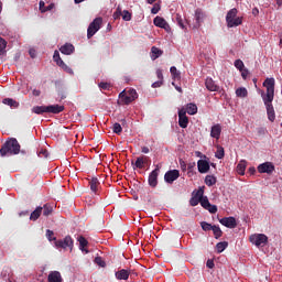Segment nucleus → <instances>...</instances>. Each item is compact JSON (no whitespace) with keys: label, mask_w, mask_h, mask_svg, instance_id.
Wrapping results in <instances>:
<instances>
[{"label":"nucleus","mask_w":282,"mask_h":282,"mask_svg":"<svg viewBox=\"0 0 282 282\" xmlns=\"http://www.w3.org/2000/svg\"><path fill=\"white\" fill-rule=\"evenodd\" d=\"M262 85L267 89V93H262L261 98L267 107L268 120L274 122V120H276V113L274 112L272 101L274 100V87L276 82L274 80V77H268Z\"/></svg>","instance_id":"obj_1"},{"label":"nucleus","mask_w":282,"mask_h":282,"mask_svg":"<svg viewBox=\"0 0 282 282\" xmlns=\"http://www.w3.org/2000/svg\"><path fill=\"white\" fill-rule=\"evenodd\" d=\"M21 153V144L15 138H9L0 149L1 158L8 155H19Z\"/></svg>","instance_id":"obj_2"},{"label":"nucleus","mask_w":282,"mask_h":282,"mask_svg":"<svg viewBox=\"0 0 282 282\" xmlns=\"http://www.w3.org/2000/svg\"><path fill=\"white\" fill-rule=\"evenodd\" d=\"M237 8L230 9L226 15L227 25L229 28H237L243 23L242 18H237Z\"/></svg>","instance_id":"obj_3"},{"label":"nucleus","mask_w":282,"mask_h":282,"mask_svg":"<svg viewBox=\"0 0 282 282\" xmlns=\"http://www.w3.org/2000/svg\"><path fill=\"white\" fill-rule=\"evenodd\" d=\"M249 241L253 243V246H257V248H263V246L268 243V236H265V234L251 235Z\"/></svg>","instance_id":"obj_4"},{"label":"nucleus","mask_w":282,"mask_h":282,"mask_svg":"<svg viewBox=\"0 0 282 282\" xmlns=\"http://www.w3.org/2000/svg\"><path fill=\"white\" fill-rule=\"evenodd\" d=\"M102 25V18H96L88 26L87 29V39H91L98 30H100V26Z\"/></svg>","instance_id":"obj_5"},{"label":"nucleus","mask_w":282,"mask_h":282,"mask_svg":"<svg viewBox=\"0 0 282 282\" xmlns=\"http://www.w3.org/2000/svg\"><path fill=\"white\" fill-rule=\"evenodd\" d=\"M56 248H63L64 250L69 248V250L74 249V239L70 236H66L62 240H55Z\"/></svg>","instance_id":"obj_6"},{"label":"nucleus","mask_w":282,"mask_h":282,"mask_svg":"<svg viewBox=\"0 0 282 282\" xmlns=\"http://www.w3.org/2000/svg\"><path fill=\"white\" fill-rule=\"evenodd\" d=\"M160 175V166L156 167L149 174L148 184L151 188H155L158 186V177Z\"/></svg>","instance_id":"obj_7"},{"label":"nucleus","mask_w":282,"mask_h":282,"mask_svg":"<svg viewBox=\"0 0 282 282\" xmlns=\"http://www.w3.org/2000/svg\"><path fill=\"white\" fill-rule=\"evenodd\" d=\"M199 204L203 208H205V210H208V213H210L212 215H215V213H217V206L210 204V200H208V196L203 197Z\"/></svg>","instance_id":"obj_8"},{"label":"nucleus","mask_w":282,"mask_h":282,"mask_svg":"<svg viewBox=\"0 0 282 282\" xmlns=\"http://www.w3.org/2000/svg\"><path fill=\"white\" fill-rule=\"evenodd\" d=\"M258 172L272 175L274 173V164L272 162H264L258 166Z\"/></svg>","instance_id":"obj_9"},{"label":"nucleus","mask_w":282,"mask_h":282,"mask_svg":"<svg viewBox=\"0 0 282 282\" xmlns=\"http://www.w3.org/2000/svg\"><path fill=\"white\" fill-rule=\"evenodd\" d=\"M178 177H180L178 170H170L164 175V180L167 184H173L175 180H177Z\"/></svg>","instance_id":"obj_10"},{"label":"nucleus","mask_w":282,"mask_h":282,"mask_svg":"<svg viewBox=\"0 0 282 282\" xmlns=\"http://www.w3.org/2000/svg\"><path fill=\"white\" fill-rule=\"evenodd\" d=\"M178 126L181 129H186V127H188V117L186 116V110L184 108L178 110Z\"/></svg>","instance_id":"obj_11"},{"label":"nucleus","mask_w":282,"mask_h":282,"mask_svg":"<svg viewBox=\"0 0 282 282\" xmlns=\"http://www.w3.org/2000/svg\"><path fill=\"white\" fill-rule=\"evenodd\" d=\"M219 224L226 228H237V219L235 217H224L219 219Z\"/></svg>","instance_id":"obj_12"},{"label":"nucleus","mask_w":282,"mask_h":282,"mask_svg":"<svg viewBox=\"0 0 282 282\" xmlns=\"http://www.w3.org/2000/svg\"><path fill=\"white\" fill-rule=\"evenodd\" d=\"M153 23L156 28H162L163 30H166V32L171 30V25H169V22H166V20L162 17L154 18Z\"/></svg>","instance_id":"obj_13"},{"label":"nucleus","mask_w":282,"mask_h":282,"mask_svg":"<svg viewBox=\"0 0 282 282\" xmlns=\"http://www.w3.org/2000/svg\"><path fill=\"white\" fill-rule=\"evenodd\" d=\"M195 19H196V28H199L202 23H204V20L206 19V13L202 9L195 10Z\"/></svg>","instance_id":"obj_14"},{"label":"nucleus","mask_w":282,"mask_h":282,"mask_svg":"<svg viewBox=\"0 0 282 282\" xmlns=\"http://www.w3.org/2000/svg\"><path fill=\"white\" fill-rule=\"evenodd\" d=\"M131 272L127 269H121L115 273V276L118 281H129V275Z\"/></svg>","instance_id":"obj_15"},{"label":"nucleus","mask_w":282,"mask_h":282,"mask_svg":"<svg viewBox=\"0 0 282 282\" xmlns=\"http://www.w3.org/2000/svg\"><path fill=\"white\" fill-rule=\"evenodd\" d=\"M65 111V106L51 105L46 106V113H63Z\"/></svg>","instance_id":"obj_16"},{"label":"nucleus","mask_w":282,"mask_h":282,"mask_svg":"<svg viewBox=\"0 0 282 282\" xmlns=\"http://www.w3.org/2000/svg\"><path fill=\"white\" fill-rule=\"evenodd\" d=\"M205 87L208 89V91H219V86L215 84V80L213 78L207 77L205 79Z\"/></svg>","instance_id":"obj_17"},{"label":"nucleus","mask_w":282,"mask_h":282,"mask_svg":"<svg viewBox=\"0 0 282 282\" xmlns=\"http://www.w3.org/2000/svg\"><path fill=\"white\" fill-rule=\"evenodd\" d=\"M197 166L200 173H208L210 171V163L206 160H198Z\"/></svg>","instance_id":"obj_18"},{"label":"nucleus","mask_w":282,"mask_h":282,"mask_svg":"<svg viewBox=\"0 0 282 282\" xmlns=\"http://www.w3.org/2000/svg\"><path fill=\"white\" fill-rule=\"evenodd\" d=\"M210 137L219 140V138L221 137V124L216 123L212 127Z\"/></svg>","instance_id":"obj_19"},{"label":"nucleus","mask_w":282,"mask_h":282,"mask_svg":"<svg viewBox=\"0 0 282 282\" xmlns=\"http://www.w3.org/2000/svg\"><path fill=\"white\" fill-rule=\"evenodd\" d=\"M48 282H63V278L61 276V272L52 271L47 276Z\"/></svg>","instance_id":"obj_20"},{"label":"nucleus","mask_w":282,"mask_h":282,"mask_svg":"<svg viewBox=\"0 0 282 282\" xmlns=\"http://www.w3.org/2000/svg\"><path fill=\"white\" fill-rule=\"evenodd\" d=\"M74 46L69 43L64 44L61 48L59 52L65 54L66 56H69V54H74Z\"/></svg>","instance_id":"obj_21"},{"label":"nucleus","mask_w":282,"mask_h":282,"mask_svg":"<svg viewBox=\"0 0 282 282\" xmlns=\"http://www.w3.org/2000/svg\"><path fill=\"white\" fill-rule=\"evenodd\" d=\"M144 164H147V156H139L135 161V163H133L132 161V165L133 169H144Z\"/></svg>","instance_id":"obj_22"},{"label":"nucleus","mask_w":282,"mask_h":282,"mask_svg":"<svg viewBox=\"0 0 282 282\" xmlns=\"http://www.w3.org/2000/svg\"><path fill=\"white\" fill-rule=\"evenodd\" d=\"M41 215H43V207L39 206L35 208V210H33L30 215V220L31 221H36V219H39V217H41Z\"/></svg>","instance_id":"obj_23"},{"label":"nucleus","mask_w":282,"mask_h":282,"mask_svg":"<svg viewBox=\"0 0 282 282\" xmlns=\"http://www.w3.org/2000/svg\"><path fill=\"white\" fill-rule=\"evenodd\" d=\"M78 242H79V250H82V252H89V250H87V246H89V241L86 240L85 237L80 236L78 238Z\"/></svg>","instance_id":"obj_24"},{"label":"nucleus","mask_w":282,"mask_h":282,"mask_svg":"<svg viewBox=\"0 0 282 282\" xmlns=\"http://www.w3.org/2000/svg\"><path fill=\"white\" fill-rule=\"evenodd\" d=\"M2 102L3 105H8V107H11V109H19V101L12 98H4Z\"/></svg>","instance_id":"obj_25"},{"label":"nucleus","mask_w":282,"mask_h":282,"mask_svg":"<svg viewBox=\"0 0 282 282\" xmlns=\"http://www.w3.org/2000/svg\"><path fill=\"white\" fill-rule=\"evenodd\" d=\"M247 162L245 160L240 161L237 165V174L238 175H246V166Z\"/></svg>","instance_id":"obj_26"},{"label":"nucleus","mask_w":282,"mask_h":282,"mask_svg":"<svg viewBox=\"0 0 282 282\" xmlns=\"http://www.w3.org/2000/svg\"><path fill=\"white\" fill-rule=\"evenodd\" d=\"M120 98L123 105H131L133 102V97L129 96L127 93L122 91L120 93Z\"/></svg>","instance_id":"obj_27"},{"label":"nucleus","mask_w":282,"mask_h":282,"mask_svg":"<svg viewBox=\"0 0 282 282\" xmlns=\"http://www.w3.org/2000/svg\"><path fill=\"white\" fill-rule=\"evenodd\" d=\"M170 73H171V75H172L173 80H181V78H182V73H181L180 70H177V67L172 66V67L170 68Z\"/></svg>","instance_id":"obj_28"},{"label":"nucleus","mask_w":282,"mask_h":282,"mask_svg":"<svg viewBox=\"0 0 282 282\" xmlns=\"http://www.w3.org/2000/svg\"><path fill=\"white\" fill-rule=\"evenodd\" d=\"M32 111L37 116H43V113H47V106H35L32 108Z\"/></svg>","instance_id":"obj_29"},{"label":"nucleus","mask_w":282,"mask_h":282,"mask_svg":"<svg viewBox=\"0 0 282 282\" xmlns=\"http://www.w3.org/2000/svg\"><path fill=\"white\" fill-rule=\"evenodd\" d=\"M52 213H54V207H52V205L45 204L42 207V214L44 217H50V215H52Z\"/></svg>","instance_id":"obj_30"},{"label":"nucleus","mask_w":282,"mask_h":282,"mask_svg":"<svg viewBox=\"0 0 282 282\" xmlns=\"http://www.w3.org/2000/svg\"><path fill=\"white\" fill-rule=\"evenodd\" d=\"M89 186H90V191H93V193H97L98 186H100V182L98 181V178L93 177L89 181Z\"/></svg>","instance_id":"obj_31"},{"label":"nucleus","mask_w":282,"mask_h":282,"mask_svg":"<svg viewBox=\"0 0 282 282\" xmlns=\"http://www.w3.org/2000/svg\"><path fill=\"white\" fill-rule=\"evenodd\" d=\"M151 53H152L153 61H155L156 58H160V56H162V54H164V52L162 50L158 48V46H152Z\"/></svg>","instance_id":"obj_32"},{"label":"nucleus","mask_w":282,"mask_h":282,"mask_svg":"<svg viewBox=\"0 0 282 282\" xmlns=\"http://www.w3.org/2000/svg\"><path fill=\"white\" fill-rule=\"evenodd\" d=\"M57 96H58L57 102H62V100H65V98H67V91L65 90V88L58 87Z\"/></svg>","instance_id":"obj_33"},{"label":"nucleus","mask_w":282,"mask_h":282,"mask_svg":"<svg viewBox=\"0 0 282 282\" xmlns=\"http://www.w3.org/2000/svg\"><path fill=\"white\" fill-rule=\"evenodd\" d=\"M206 186H215L217 184V177L215 175H207L205 177Z\"/></svg>","instance_id":"obj_34"},{"label":"nucleus","mask_w":282,"mask_h":282,"mask_svg":"<svg viewBox=\"0 0 282 282\" xmlns=\"http://www.w3.org/2000/svg\"><path fill=\"white\" fill-rule=\"evenodd\" d=\"M236 96L238 98H248V89H246V87L237 88Z\"/></svg>","instance_id":"obj_35"},{"label":"nucleus","mask_w":282,"mask_h":282,"mask_svg":"<svg viewBox=\"0 0 282 282\" xmlns=\"http://www.w3.org/2000/svg\"><path fill=\"white\" fill-rule=\"evenodd\" d=\"M185 111L188 116H195L197 113V105L188 104Z\"/></svg>","instance_id":"obj_36"},{"label":"nucleus","mask_w":282,"mask_h":282,"mask_svg":"<svg viewBox=\"0 0 282 282\" xmlns=\"http://www.w3.org/2000/svg\"><path fill=\"white\" fill-rule=\"evenodd\" d=\"M226 248H228V242L227 241L218 242L216 245V249H217L218 253L224 252V250H226Z\"/></svg>","instance_id":"obj_37"},{"label":"nucleus","mask_w":282,"mask_h":282,"mask_svg":"<svg viewBox=\"0 0 282 282\" xmlns=\"http://www.w3.org/2000/svg\"><path fill=\"white\" fill-rule=\"evenodd\" d=\"M212 230L215 236V239H219L221 237V235H224V231H221V228H219V226L214 225Z\"/></svg>","instance_id":"obj_38"},{"label":"nucleus","mask_w":282,"mask_h":282,"mask_svg":"<svg viewBox=\"0 0 282 282\" xmlns=\"http://www.w3.org/2000/svg\"><path fill=\"white\" fill-rule=\"evenodd\" d=\"M225 155H226V152L224 151V148L218 147L215 158H217V160H224Z\"/></svg>","instance_id":"obj_39"},{"label":"nucleus","mask_w":282,"mask_h":282,"mask_svg":"<svg viewBox=\"0 0 282 282\" xmlns=\"http://www.w3.org/2000/svg\"><path fill=\"white\" fill-rule=\"evenodd\" d=\"M37 156L42 159H47L50 158V152L47 151V149L42 148L37 151Z\"/></svg>","instance_id":"obj_40"},{"label":"nucleus","mask_w":282,"mask_h":282,"mask_svg":"<svg viewBox=\"0 0 282 282\" xmlns=\"http://www.w3.org/2000/svg\"><path fill=\"white\" fill-rule=\"evenodd\" d=\"M53 61L56 63V65H63V59L61 58V53H58V51L54 52Z\"/></svg>","instance_id":"obj_41"},{"label":"nucleus","mask_w":282,"mask_h":282,"mask_svg":"<svg viewBox=\"0 0 282 282\" xmlns=\"http://www.w3.org/2000/svg\"><path fill=\"white\" fill-rule=\"evenodd\" d=\"M234 65L236 69H238L239 72H243V67H246V65L243 64V61L241 59H236Z\"/></svg>","instance_id":"obj_42"},{"label":"nucleus","mask_w":282,"mask_h":282,"mask_svg":"<svg viewBox=\"0 0 282 282\" xmlns=\"http://www.w3.org/2000/svg\"><path fill=\"white\" fill-rule=\"evenodd\" d=\"M214 227H215V226H213V225H210V224H208V223H206V221H202V223H200V228H202L203 230H205V232H208V230H213Z\"/></svg>","instance_id":"obj_43"},{"label":"nucleus","mask_w":282,"mask_h":282,"mask_svg":"<svg viewBox=\"0 0 282 282\" xmlns=\"http://www.w3.org/2000/svg\"><path fill=\"white\" fill-rule=\"evenodd\" d=\"M112 131L117 133V135H120V133H122V126L120 123H113Z\"/></svg>","instance_id":"obj_44"},{"label":"nucleus","mask_w":282,"mask_h":282,"mask_svg":"<svg viewBox=\"0 0 282 282\" xmlns=\"http://www.w3.org/2000/svg\"><path fill=\"white\" fill-rule=\"evenodd\" d=\"M112 17L115 21H117V19H120V17H122V7L118 6Z\"/></svg>","instance_id":"obj_45"},{"label":"nucleus","mask_w":282,"mask_h":282,"mask_svg":"<svg viewBox=\"0 0 282 282\" xmlns=\"http://www.w3.org/2000/svg\"><path fill=\"white\" fill-rule=\"evenodd\" d=\"M6 47H8V42H6L3 37H0V56L6 52Z\"/></svg>","instance_id":"obj_46"},{"label":"nucleus","mask_w":282,"mask_h":282,"mask_svg":"<svg viewBox=\"0 0 282 282\" xmlns=\"http://www.w3.org/2000/svg\"><path fill=\"white\" fill-rule=\"evenodd\" d=\"M121 17L123 21H131V12L127 10L121 11Z\"/></svg>","instance_id":"obj_47"},{"label":"nucleus","mask_w":282,"mask_h":282,"mask_svg":"<svg viewBox=\"0 0 282 282\" xmlns=\"http://www.w3.org/2000/svg\"><path fill=\"white\" fill-rule=\"evenodd\" d=\"M194 197H196V199H199V200L204 199V197H206L204 196V187H199V189L196 192Z\"/></svg>","instance_id":"obj_48"},{"label":"nucleus","mask_w":282,"mask_h":282,"mask_svg":"<svg viewBox=\"0 0 282 282\" xmlns=\"http://www.w3.org/2000/svg\"><path fill=\"white\" fill-rule=\"evenodd\" d=\"M46 237L48 239V241H54V243H56V238L54 237V231L52 230H46Z\"/></svg>","instance_id":"obj_49"},{"label":"nucleus","mask_w":282,"mask_h":282,"mask_svg":"<svg viewBox=\"0 0 282 282\" xmlns=\"http://www.w3.org/2000/svg\"><path fill=\"white\" fill-rule=\"evenodd\" d=\"M176 22H177V25L182 28V30H186V26L184 25V20H182V15L180 14L176 15Z\"/></svg>","instance_id":"obj_50"},{"label":"nucleus","mask_w":282,"mask_h":282,"mask_svg":"<svg viewBox=\"0 0 282 282\" xmlns=\"http://www.w3.org/2000/svg\"><path fill=\"white\" fill-rule=\"evenodd\" d=\"M58 67H62V69H64V72H67V74H73L72 68H69V66H67L65 62H62V64H59Z\"/></svg>","instance_id":"obj_51"},{"label":"nucleus","mask_w":282,"mask_h":282,"mask_svg":"<svg viewBox=\"0 0 282 282\" xmlns=\"http://www.w3.org/2000/svg\"><path fill=\"white\" fill-rule=\"evenodd\" d=\"M265 133H268V130L265 128H257V135H265Z\"/></svg>","instance_id":"obj_52"},{"label":"nucleus","mask_w":282,"mask_h":282,"mask_svg":"<svg viewBox=\"0 0 282 282\" xmlns=\"http://www.w3.org/2000/svg\"><path fill=\"white\" fill-rule=\"evenodd\" d=\"M200 203L199 198L197 197H192L189 200L191 206H197Z\"/></svg>","instance_id":"obj_53"},{"label":"nucleus","mask_w":282,"mask_h":282,"mask_svg":"<svg viewBox=\"0 0 282 282\" xmlns=\"http://www.w3.org/2000/svg\"><path fill=\"white\" fill-rule=\"evenodd\" d=\"M128 96H130V98H133V100H135V98H138V93L135 91V89H131L128 91Z\"/></svg>","instance_id":"obj_54"},{"label":"nucleus","mask_w":282,"mask_h":282,"mask_svg":"<svg viewBox=\"0 0 282 282\" xmlns=\"http://www.w3.org/2000/svg\"><path fill=\"white\" fill-rule=\"evenodd\" d=\"M156 78L164 83V75L162 74V69H156Z\"/></svg>","instance_id":"obj_55"},{"label":"nucleus","mask_w":282,"mask_h":282,"mask_svg":"<svg viewBox=\"0 0 282 282\" xmlns=\"http://www.w3.org/2000/svg\"><path fill=\"white\" fill-rule=\"evenodd\" d=\"M95 262L97 263V265H100L101 268H105V261H102V258L97 257L95 259Z\"/></svg>","instance_id":"obj_56"},{"label":"nucleus","mask_w":282,"mask_h":282,"mask_svg":"<svg viewBox=\"0 0 282 282\" xmlns=\"http://www.w3.org/2000/svg\"><path fill=\"white\" fill-rule=\"evenodd\" d=\"M180 166L182 171H186V169H188V165L184 160H180Z\"/></svg>","instance_id":"obj_57"},{"label":"nucleus","mask_w":282,"mask_h":282,"mask_svg":"<svg viewBox=\"0 0 282 282\" xmlns=\"http://www.w3.org/2000/svg\"><path fill=\"white\" fill-rule=\"evenodd\" d=\"M161 85H164V82L159 79L158 82H154L152 84V87L153 89H158V87H160Z\"/></svg>","instance_id":"obj_58"},{"label":"nucleus","mask_w":282,"mask_h":282,"mask_svg":"<svg viewBox=\"0 0 282 282\" xmlns=\"http://www.w3.org/2000/svg\"><path fill=\"white\" fill-rule=\"evenodd\" d=\"M206 265H207V268L213 270V268H215V261H213L212 259H208L206 262Z\"/></svg>","instance_id":"obj_59"},{"label":"nucleus","mask_w":282,"mask_h":282,"mask_svg":"<svg viewBox=\"0 0 282 282\" xmlns=\"http://www.w3.org/2000/svg\"><path fill=\"white\" fill-rule=\"evenodd\" d=\"M158 12H160V7H159V4H154L153 8L151 9V13L158 14Z\"/></svg>","instance_id":"obj_60"},{"label":"nucleus","mask_w":282,"mask_h":282,"mask_svg":"<svg viewBox=\"0 0 282 282\" xmlns=\"http://www.w3.org/2000/svg\"><path fill=\"white\" fill-rule=\"evenodd\" d=\"M240 72H241V76H242L243 80H246V78H248V74H250V73H249L248 69H246V68H243V69L240 70Z\"/></svg>","instance_id":"obj_61"},{"label":"nucleus","mask_w":282,"mask_h":282,"mask_svg":"<svg viewBox=\"0 0 282 282\" xmlns=\"http://www.w3.org/2000/svg\"><path fill=\"white\" fill-rule=\"evenodd\" d=\"M29 54H30L31 58H36V50L31 48V50L29 51Z\"/></svg>","instance_id":"obj_62"},{"label":"nucleus","mask_w":282,"mask_h":282,"mask_svg":"<svg viewBox=\"0 0 282 282\" xmlns=\"http://www.w3.org/2000/svg\"><path fill=\"white\" fill-rule=\"evenodd\" d=\"M100 89H109V85L107 83L99 84Z\"/></svg>","instance_id":"obj_63"},{"label":"nucleus","mask_w":282,"mask_h":282,"mask_svg":"<svg viewBox=\"0 0 282 282\" xmlns=\"http://www.w3.org/2000/svg\"><path fill=\"white\" fill-rule=\"evenodd\" d=\"M40 10L41 12H45V2L40 1Z\"/></svg>","instance_id":"obj_64"}]
</instances>
